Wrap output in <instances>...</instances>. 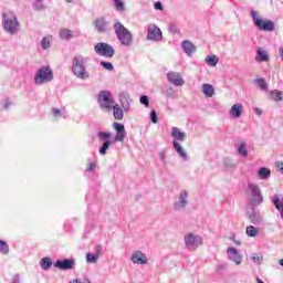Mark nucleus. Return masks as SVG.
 Instances as JSON below:
<instances>
[{"instance_id":"nucleus-17","label":"nucleus","mask_w":283,"mask_h":283,"mask_svg":"<svg viewBox=\"0 0 283 283\" xmlns=\"http://www.w3.org/2000/svg\"><path fill=\"white\" fill-rule=\"evenodd\" d=\"M167 80L177 87H182V85H185V80H182V76L178 72H169L167 74Z\"/></svg>"},{"instance_id":"nucleus-53","label":"nucleus","mask_w":283,"mask_h":283,"mask_svg":"<svg viewBox=\"0 0 283 283\" xmlns=\"http://www.w3.org/2000/svg\"><path fill=\"white\" fill-rule=\"evenodd\" d=\"M12 105V102H10L9 99H7L3 104V109H9V107Z\"/></svg>"},{"instance_id":"nucleus-33","label":"nucleus","mask_w":283,"mask_h":283,"mask_svg":"<svg viewBox=\"0 0 283 283\" xmlns=\"http://www.w3.org/2000/svg\"><path fill=\"white\" fill-rule=\"evenodd\" d=\"M245 233L248 238H256V235L260 233V229L253 227V226H249L245 229Z\"/></svg>"},{"instance_id":"nucleus-48","label":"nucleus","mask_w":283,"mask_h":283,"mask_svg":"<svg viewBox=\"0 0 283 283\" xmlns=\"http://www.w3.org/2000/svg\"><path fill=\"white\" fill-rule=\"evenodd\" d=\"M224 167H227L228 169H235V164L231 161H224Z\"/></svg>"},{"instance_id":"nucleus-3","label":"nucleus","mask_w":283,"mask_h":283,"mask_svg":"<svg viewBox=\"0 0 283 283\" xmlns=\"http://www.w3.org/2000/svg\"><path fill=\"white\" fill-rule=\"evenodd\" d=\"M114 32L122 45H125L126 48H132L134 43V35L132 34V31H129V29L125 28V25H123L120 22H115Z\"/></svg>"},{"instance_id":"nucleus-14","label":"nucleus","mask_w":283,"mask_h":283,"mask_svg":"<svg viewBox=\"0 0 283 283\" xmlns=\"http://www.w3.org/2000/svg\"><path fill=\"white\" fill-rule=\"evenodd\" d=\"M113 127L115 129V132H117L114 140L115 143H123L125 140V138H127V132L125 130V125L120 124V123H114Z\"/></svg>"},{"instance_id":"nucleus-7","label":"nucleus","mask_w":283,"mask_h":283,"mask_svg":"<svg viewBox=\"0 0 283 283\" xmlns=\"http://www.w3.org/2000/svg\"><path fill=\"white\" fill-rule=\"evenodd\" d=\"M94 52L98 54V56H104L106 59H114V54H116V50L109 43L98 42L94 45Z\"/></svg>"},{"instance_id":"nucleus-57","label":"nucleus","mask_w":283,"mask_h":283,"mask_svg":"<svg viewBox=\"0 0 283 283\" xmlns=\"http://www.w3.org/2000/svg\"><path fill=\"white\" fill-rule=\"evenodd\" d=\"M256 282L258 283H264V281H262V279H260L259 276H256Z\"/></svg>"},{"instance_id":"nucleus-60","label":"nucleus","mask_w":283,"mask_h":283,"mask_svg":"<svg viewBox=\"0 0 283 283\" xmlns=\"http://www.w3.org/2000/svg\"><path fill=\"white\" fill-rule=\"evenodd\" d=\"M280 266H283V259L279 261Z\"/></svg>"},{"instance_id":"nucleus-4","label":"nucleus","mask_w":283,"mask_h":283,"mask_svg":"<svg viewBox=\"0 0 283 283\" xmlns=\"http://www.w3.org/2000/svg\"><path fill=\"white\" fill-rule=\"evenodd\" d=\"M72 72L76 78L87 81L90 78V72L85 69V57L83 55H76L72 60Z\"/></svg>"},{"instance_id":"nucleus-26","label":"nucleus","mask_w":283,"mask_h":283,"mask_svg":"<svg viewBox=\"0 0 283 283\" xmlns=\"http://www.w3.org/2000/svg\"><path fill=\"white\" fill-rule=\"evenodd\" d=\"M230 116L233 118H240L242 116V104H234L230 109Z\"/></svg>"},{"instance_id":"nucleus-34","label":"nucleus","mask_w":283,"mask_h":283,"mask_svg":"<svg viewBox=\"0 0 283 283\" xmlns=\"http://www.w3.org/2000/svg\"><path fill=\"white\" fill-rule=\"evenodd\" d=\"M220 60L218 59V56H216V55H208L207 57H206V63L208 64V65H210V67H216V65H218V62H219Z\"/></svg>"},{"instance_id":"nucleus-42","label":"nucleus","mask_w":283,"mask_h":283,"mask_svg":"<svg viewBox=\"0 0 283 283\" xmlns=\"http://www.w3.org/2000/svg\"><path fill=\"white\" fill-rule=\"evenodd\" d=\"M34 10H43V0H35L33 2Z\"/></svg>"},{"instance_id":"nucleus-46","label":"nucleus","mask_w":283,"mask_h":283,"mask_svg":"<svg viewBox=\"0 0 283 283\" xmlns=\"http://www.w3.org/2000/svg\"><path fill=\"white\" fill-rule=\"evenodd\" d=\"M169 32H171L172 34H178V27H176V24H170Z\"/></svg>"},{"instance_id":"nucleus-22","label":"nucleus","mask_w":283,"mask_h":283,"mask_svg":"<svg viewBox=\"0 0 283 283\" xmlns=\"http://www.w3.org/2000/svg\"><path fill=\"white\" fill-rule=\"evenodd\" d=\"M182 51L188 54V56H191L193 52H196V45L191 43L189 40L181 42Z\"/></svg>"},{"instance_id":"nucleus-8","label":"nucleus","mask_w":283,"mask_h":283,"mask_svg":"<svg viewBox=\"0 0 283 283\" xmlns=\"http://www.w3.org/2000/svg\"><path fill=\"white\" fill-rule=\"evenodd\" d=\"M248 189L251 193L250 203L252 207H260L262 202H264V198L262 197V190H260V187L255 184H248Z\"/></svg>"},{"instance_id":"nucleus-43","label":"nucleus","mask_w":283,"mask_h":283,"mask_svg":"<svg viewBox=\"0 0 283 283\" xmlns=\"http://www.w3.org/2000/svg\"><path fill=\"white\" fill-rule=\"evenodd\" d=\"M41 46L43 50H48V48H50V39L43 38L41 41Z\"/></svg>"},{"instance_id":"nucleus-45","label":"nucleus","mask_w":283,"mask_h":283,"mask_svg":"<svg viewBox=\"0 0 283 283\" xmlns=\"http://www.w3.org/2000/svg\"><path fill=\"white\" fill-rule=\"evenodd\" d=\"M158 158H159V160H160L164 165L167 164L166 156H165V151H160V153L158 154Z\"/></svg>"},{"instance_id":"nucleus-27","label":"nucleus","mask_w":283,"mask_h":283,"mask_svg":"<svg viewBox=\"0 0 283 283\" xmlns=\"http://www.w3.org/2000/svg\"><path fill=\"white\" fill-rule=\"evenodd\" d=\"M258 177L260 178V180H269V178H271V169L266 167L259 168Z\"/></svg>"},{"instance_id":"nucleus-16","label":"nucleus","mask_w":283,"mask_h":283,"mask_svg":"<svg viewBox=\"0 0 283 283\" xmlns=\"http://www.w3.org/2000/svg\"><path fill=\"white\" fill-rule=\"evenodd\" d=\"M53 265L60 271H70L74 269V259L57 260Z\"/></svg>"},{"instance_id":"nucleus-37","label":"nucleus","mask_w":283,"mask_h":283,"mask_svg":"<svg viewBox=\"0 0 283 283\" xmlns=\"http://www.w3.org/2000/svg\"><path fill=\"white\" fill-rule=\"evenodd\" d=\"M0 253H2V255H8L10 253V247L3 240H0Z\"/></svg>"},{"instance_id":"nucleus-40","label":"nucleus","mask_w":283,"mask_h":283,"mask_svg":"<svg viewBox=\"0 0 283 283\" xmlns=\"http://www.w3.org/2000/svg\"><path fill=\"white\" fill-rule=\"evenodd\" d=\"M99 64L104 70H107L108 72H112V70H114V64H112V62L101 61Z\"/></svg>"},{"instance_id":"nucleus-36","label":"nucleus","mask_w":283,"mask_h":283,"mask_svg":"<svg viewBox=\"0 0 283 283\" xmlns=\"http://www.w3.org/2000/svg\"><path fill=\"white\" fill-rule=\"evenodd\" d=\"M117 12H125V2L123 0H113Z\"/></svg>"},{"instance_id":"nucleus-13","label":"nucleus","mask_w":283,"mask_h":283,"mask_svg":"<svg viewBox=\"0 0 283 283\" xmlns=\"http://www.w3.org/2000/svg\"><path fill=\"white\" fill-rule=\"evenodd\" d=\"M95 30L99 34H105L109 32V21L105 20V18H96L94 21Z\"/></svg>"},{"instance_id":"nucleus-18","label":"nucleus","mask_w":283,"mask_h":283,"mask_svg":"<svg viewBox=\"0 0 283 283\" xmlns=\"http://www.w3.org/2000/svg\"><path fill=\"white\" fill-rule=\"evenodd\" d=\"M228 253V259L231 262H234V264H242V254H240V251H238V249L235 248H228L227 250Z\"/></svg>"},{"instance_id":"nucleus-52","label":"nucleus","mask_w":283,"mask_h":283,"mask_svg":"<svg viewBox=\"0 0 283 283\" xmlns=\"http://www.w3.org/2000/svg\"><path fill=\"white\" fill-rule=\"evenodd\" d=\"M276 168L279 169L280 174H283V163L282 161L276 163Z\"/></svg>"},{"instance_id":"nucleus-24","label":"nucleus","mask_w":283,"mask_h":283,"mask_svg":"<svg viewBox=\"0 0 283 283\" xmlns=\"http://www.w3.org/2000/svg\"><path fill=\"white\" fill-rule=\"evenodd\" d=\"M255 61H258V63H264L269 61V53L262 49H258Z\"/></svg>"},{"instance_id":"nucleus-54","label":"nucleus","mask_w":283,"mask_h":283,"mask_svg":"<svg viewBox=\"0 0 283 283\" xmlns=\"http://www.w3.org/2000/svg\"><path fill=\"white\" fill-rule=\"evenodd\" d=\"M279 56L282 59V61H283V48H280L279 49Z\"/></svg>"},{"instance_id":"nucleus-5","label":"nucleus","mask_w":283,"mask_h":283,"mask_svg":"<svg viewBox=\"0 0 283 283\" xmlns=\"http://www.w3.org/2000/svg\"><path fill=\"white\" fill-rule=\"evenodd\" d=\"M250 17L252 18L253 24L259 30L263 32H273L275 30V23L271 20H263L258 11L252 10Z\"/></svg>"},{"instance_id":"nucleus-47","label":"nucleus","mask_w":283,"mask_h":283,"mask_svg":"<svg viewBox=\"0 0 283 283\" xmlns=\"http://www.w3.org/2000/svg\"><path fill=\"white\" fill-rule=\"evenodd\" d=\"M154 8H155V10L163 11L164 10L163 2H160V1L155 2Z\"/></svg>"},{"instance_id":"nucleus-44","label":"nucleus","mask_w":283,"mask_h":283,"mask_svg":"<svg viewBox=\"0 0 283 283\" xmlns=\"http://www.w3.org/2000/svg\"><path fill=\"white\" fill-rule=\"evenodd\" d=\"M150 120L154 124L158 123V114L154 109L150 112Z\"/></svg>"},{"instance_id":"nucleus-2","label":"nucleus","mask_w":283,"mask_h":283,"mask_svg":"<svg viewBox=\"0 0 283 283\" xmlns=\"http://www.w3.org/2000/svg\"><path fill=\"white\" fill-rule=\"evenodd\" d=\"M171 137L175 138V140L172 142V147L178 156H180L182 160H189L187 151H185V148H182V146L180 145V143H185V140H187V133L181 132L180 128L174 126L171 128Z\"/></svg>"},{"instance_id":"nucleus-51","label":"nucleus","mask_w":283,"mask_h":283,"mask_svg":"<svg viewBox=\"0 0 283 283\" xmlns=\"http://www.w3.org/2000/svg\"><path fill=\"white\" fill-rule=\"evenodd\" d=\"M53 116H62L63 114H61V109L59 108H53L52 109Z\"/></svg>"},{"instance_id":"nucleus-61","label":"nucleus","mask_w":283,"mask_h":283,"mask_svg":"<svg viewBox=\"0 0 283 283\" xmlns=\"http://www.w3.org/2000/svg\"><path fill=\"white\" fill-rule=\"evenodd\" d=\"M74 0H66V3H72Z\"/></svg>"},{"instance_id":"nucleus-12","label":"nucleus","mask_w":283,"mask_h":283,"mask_svg":"<svg viewBox=\"0 0 283 283\" xmlns=\"http://www.w3.org/2000/svg\"><path fill=\"white\" fill-rule=\"evenodd\" d=\"M200 244H202V238L191 232L185 237V245L189 251H196Z\"/></svg>"},{"instance_id":"nucleus-30","label":"nucleus","mask_w":283,"mask_h":283,"mask_svg":"<svg viewBox=\"0 0 283 283\" xmlns=\"http://www.w3.org/2000/svg\"><path fill=\"white\" fill-rule=\"evenodd\" d=\"M40 266L43 271H50L52 269V259L44 256L40 261Z\"/></svg>"},{"instance_id":"nucleus-21","label":"nucleus","mask_w":283,"mask_h":283,"mask_svg":"<svg viewBox=\"0 0 283 283\" xmlns=\"http://www.w3.org/2000/svg\"><path fill=\"white\" fill-rule=\"evenodd\" d=\"M130 262H133V264H147V255L137 250L133 253Z\"/></svg>"},{"instance_id":"nucleus-11","label":"nucleus","mask_w":283,"mask_h":283,"mask_svg":"<svg viewBox=\"0 0 283 283\" xmlns=\"http://www.w3.org/2000/svg\"><path fill=\"white\" fill-rule=\"evenodd\" d=\"M147 40L153 43H158V41H163V31L156 24H148L147 29Z\"/></svg>"},{"instance_id":"nucleus-15","label":"nucleus","mask_w":283,"mask_h":283,"mask_svg":"<svg viewBox=\"0 0 283 283\" xmlns=\"http://www.w3.org/2000/svg\"><path fill=\"white\" fill-rule=\"evenodd\" d=\"M248 220L252 224H262L263 219L262 214L260 213V210H255V207L252 206V208L247 212Z\"/></svg>"},{"instance_id":"nucleus-39","label":"nucleus","mask_w":283,"mask_h":283,"mask_svg":"<svg viewBox=\"0 0 283 283\" xmlns=\"http://www.w3.org/2000/svg\"><path fill=\"white\" fill-rule=\"evenodd\" d=\"M97 137L99 140H109V138H112V133L108 132H99L97 134Z\"/></svg>"},{"instance_id":"nucleus-49","label":"nucleus","mask_w":283,"mask_h":283,"mask_svg":"<svg viewBox=\"0 0 283 283\" xmlns=\"http://www.w3.org/2000/svg\"><path fill=\"white\" fill-rule=\"evenodd\" d=\"M94 169H96V163L93 161L88 165V167L86 168V171H94Z\"/></svg>"},{"instance_id":"nucleus-6","label":"nucleus","mask_w":283,"mask_h":283,"mask_svg":"<svg viewBox=\"0 0 283 283\" xmlns=\"http://www.w3.org/2000/svg\"><path fill=\"white\" fill-rule=\"evenodd\" d=\"M54 78V74L50 66H42L38 70L34 76L35 85H44V83H50Z\"/></svg>"},{"instance_id":"nucleus-56","label":"nucleus","mask_w":283,"mask_h":283,"mask_svg":"<svg viewBox=\"0 0 283 283\" xmlns=\"http://www.w3.org/2000/svg\"><path fill=\"white\" fill-rule=\"evenodd\" d=\"M255 114H258V116H262V109L255 108Z\"/></svg>"},{"instance_id":"nucleus-25","label":"nucleus","mask_w":283,"mask_h":283,"mask_svg":"<svg viewBox=\"0 0 283 283\" xmlns=\"http://www.w3.org/2000/svg\"><path fill=\"white\" fill-rule=\"evenodd\" d=\"M202 92L207 98H213V94H216V88L211 84H202Z\"/></svg>"},{"instance_id":"nucleus-19","label":"nucleus","mask_w":283,"mask_h":283,"mask_svg":"<svg viewBox=\"0 0 283 283\" xmlns=\"http://www.w3.org/2000/svg\"><path fill=\"white\" fill-rule=\"evenodd\" d=\"M119 103L124 109V112L127 114L129 113L130 105H132V97H129V94L127 92H122L119 94Z\"/></svg>"},{"instance_id":"nucleus-1","label":"nucleus","mask_w":283,"mask_h":283,"mask_svg":"<svg viewBox=\"0 0 283 283\" xmlns=\"http://www.w3.org/2000/svg\"><path fill=\"white\" fill-rule=\"evenodd\" d=\"M21 28V23H19V18H17V13L14 11H6L2 13V29L7 34H19V30Z\"/></svg>"},{"instance_id":"nucleus-31","label":"nucleus","mask_w":283,"mask_h":283,"mask_svg":"<svg viewBox=\"0 0 283 283\" xmlns=\"http://www.w3.org/2000/svg\"><path fill=\"white\" fill-rule=\"evenodd\" d=\"M73 36V32L70 29H61L60 30V39L63 41H70Z\"/></svg>"},{"instance_id":"nucleus-20","label":"nucleus","mask_w":283,"mask_h":283,"mask_svg":"<svg viewBox=\"0 0 283 283\" xmlns=\"http://www.w3.org/2000/svg\"><path fill=\"white\" fill-rule=\"evenodd\" d=\"M101 251H103V248L101 245H96L95 253L86 254V262L88 264H96L98 262V258H101Z\"/></svg>"},{"instance_id":"nucleus-38","label":"nucleus","mask_w":283,"mask_h":283,"mask_svg":"<svg viewBox=\"0 0 283 283\" xmlns=\"http://www.w3.org/2000/svg\"><path fill=\"white\" fill-rule=\"evenodd\" d=\"M252 262H254V264H262V262H264V256L260 253H253L251 256Z\"/></svg>"},{"instance_id":"nucleus-29","label":"nucleus","mask_w":283,"mask_h":283,"mask_svg":"<svg viewBox=\"0 0 283 283\" xmlns=\"http://www.w3.org/2000/svg\"><path fill=\"white\" fill-rule=\"evenodd\" d=\"M113 116L115 120H123L124 118L123 108L118 104L113 106Z\"/></svg>"},{"instance_id":"nucleus-28","label":"nucleus","mask_w":283,"mask_h":283,"mask_svg":"<svg viewBox=\"0 0 283 283\" xmlns=\"http://www.w3.org/2000/svg\"><path fill=\"white\" fill-rule=\"evenodd\" d=\"M254 84L256 87H260L262 92H269V83H266V80L264 77H259L254 81Z\"/></svg>"},{"instance_id":"nucleus-50","label":"nucleus","mask_w":283,"mask_h":283,"mask_svg":"<svg viewBox=\"0 0 283 283\" xmlns=\"http://www.w3.org/2000/svg\"><path fill=\"white\" fill-rule=\"evenodd\" d=\"M10 283H21V276H19V274H15Z\"/></svg>"},{"instance_id":"nucleus-9","label":"nucleus","mask_w":283,"mask_h":283,"mask_svg":"<svg viewBox=\"0 0 283 283\" xmlns=\"http://www.w3.org/2000/svg\"><path fill=\"white\" fill-rule=\"evenodd\" d=\"M189 205V191L181 190L177 197V200L174 202L175 211H185Z\"/></svg>"},{"instance_id":"nucleus-32","label":"nucleus","mask_w":283,"mask_h":283,"mask_svg":"<svg viewBox=\"0 0 283 283\" xmlns=\"http://www.w3.org/2000/svg\"><path fill=\"white\" fill-rule=\"evenodd\" d=\"M237 151L240 156L247 158V156H249V150H247V142H242L241 144H239V146L237 147Z\"/></svg>"},{"instance_id":"nucleus-55","label":"nucleus","mask_w":283,"mask_h":283,"mask_svg":"<svg viewBox=\"0 0 283 283\" xmlns=\"http://www.w3.org/2000/svg\"><path fill=\"white\" fill-rule=\"evenodd\" d=\"M222 269H227V263L221 264L218 266V271H222Z\"/></svg>"},{"instance_id":"nucleus-58","label":"nucleus","mask_w":283,"mask_h":283,"mask_svg":"<svg viewBox=\"0 0 283 283\" xmlns=\"http://www.w3.org/2000/svg\"><path fill=\"white\" fill-rule=\"evenodd\" d=\"M70 283H82L78 279L71 281Z\"/></svg>"},{"instance_id":"nucleus-23","label":"nucleus","mask_w":283,"mask_h":283,"mask_svg":"<svg viewBox=\"0 0 283 283\" xmlns=\"http://www.w3.org/2000/svg\"><path fill=\"white\" fill-rule=\"evenodd\" d=\"M270 101H274V103H280L283 101V92L279 90H272L269 92Z\"/></svg>"},{"instance_id":"nucleus-10","label":"nucleus","mask_w":283,"mask_h":283,"mask_svg":"<svg viewBox=\"0 0 283 283\" xmlns=\"http://www.w3.org/2000/svg\"><path fill=\"white\" fill-rule=\"evenodd\" d=\"M102 109H112L114 106V98H112V93L109 91H101L97 97Z\"/></svg>"},{"instance_id":"nucleus-35","label":"nucleus","mask_w":283,"mask_h":283,"mask_svg":"<svg viewBox=\"0 0 283 283\" xmlns=\"http://www.w3.org/2000/svg\"><path fill=\"white\" fill-rule=\"evenodd\" d=\"M112 146V140H104L99 148L101 156H105L107 154V149Z\"/></svg>"},{"instance_id":"nucleus-41","label":"nucleus","mask_w":283,"mask_h":283,"mask_svg":"<svg viewBox=\"0 0 283 283\" xmlns=\"http://www.w3.org/2000/svg\"><path fill=\"white\" fill-rule=\"evenodd\" d=\"M139 102L142 105H145V107H149V97L147 95H142Z\"/></svg>"},{"instance_id":"nucleus-59","label":"nucleus","mask_w":283,"mask_h":283,"mask_svg":"<svg viewBox=\"0 0 283 283\" xmlns=\"http://www.w3.org/2000/svg\"><path fill=\"white\" fill-rule=\"evenodd\" d=\"M235 244H238V247H240L242 244V241H234Z\"/></svg>"}]
</instances>
